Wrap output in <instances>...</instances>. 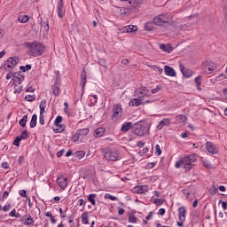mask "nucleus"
Instances as JSON below:
<instances>
[{
  "mask_svg": "<svg viewBox=\"0 0 227 227\" xmlns=\"http://www.w3.org/2000/svg\"><path fill=\"white\" fill-rule=\"evenodd\" d=\"M27 47L29 49L31 56L36 58L42 56L45 52V46L36 41L33 43H27Z\"/></svg>",
  "mask_w": 227,
  "mask_h": 227,
  "instance_id": "nucleus-1",
  "label": "nucleus"
},
{
  "mask_svg": "<svg viewBox=\"0 0 227 227\" xmlns=\"http://www.w3.org/2000/svg\"><path fill=\"white\" fill-rule=\"evenodd\" d=\"M132 132L136 136H145V134H148V128L146 127V124H142L141 121H138L133 125Z\"/></svg>",
  "mask_w": 227,
  "mask_h": 227,
  "instance_id": "nucleus-2",
  "label": "nucleus"
},
{
  "mask_svg": "<svg viewBox=\"0 0 227 227\" xmlns=\"http://www.w3.org/2000/svg\"><path fill=\"white\" fill-rule=\"evenodd\" d=\"M104 157L106 160H118L120 159V153L116 149H106Z\"/></svg>",
  "mask_w": 227,
  "mask_h": 227,
  "instance_id": "nucleus-3",
  "label": "nucleus"
},
{
  "mask_svg": "<svg viewBox=\"0 0 227 227\" xmlns=\"http://www.w3.org/2000/svg\"><path fill=\"white\" fill-rule=\"evenodd\" d=\"M196 161V157L192 154H188L184 158H181L178 161L176 162L175 168H180L184 164H192V162Z\"/></svg>",
  "mask_w": 227,
  "mask_h": 227,
  "instance_id": "nucleus-4",
  "label": "nucleus"
},
{
  "mask_svg": "<svg viewBox=\"0 0 227 227\" xmlns=\"http://www.w3.org/2000/svg\"><path fill=\"white\" fill-rule=\"evenodd\" d=\"M217 68V66L214 62L206 61L201 66L202 74L208 75L214 73V70Z\"/></svg>",
  "mask_w": 227,
  "mask_h": 227,
  "instance_id": "nucleus-5",
  "label": "nucleus"
},
{
  "mask_svg": "<svg viewBox=\"0 0 227 227\" xmlns=\"http://www.w3.org/2000/svg\"><path fill=\"white\" fill-rule=\"evenodd\" d=\"M122 114L123 110L121 109V106L116 105L115 106H114L112 115L113 121H118L119 120H121Z\"/></svg>",
  "mask_w": 227,
  "mask_h": 227,
  "instance_id": "nucleus-6",
  "label": "nucleus"
},
{
  "mask_svg": "<svg viewBox=\"0 0 227 227\" xmlns=\"http://www.w3.org/2000/svg\"><path fill=\"white\" fill-rule=\"evenodd\" d=\"M59 86H61V79L59 76H57V78H55L54 84L51 86V90L55 97H59Z\"/></svg>",
  "mask_w": 227,
  "mask_h": 227,
  "instance_id": "nucleus-7",
  "label": "nucleus"
},
{
  "mask_svg": "<svg viewBox=\"0 0 227 227\" xmlns=\"http://www.w3.org/2000/svg\"><path fill=\"white\" fill-rule=\"evenodd\" d=\"M143 4V2L141 0H128L127 6H129V9L131 12H134L136 8H138V6H141Z\"/></svg>",
  "mask_w": 227,
  "mask_h": 227,
  "instance_id": "nucleus-8",
  "label": "nucleus"
},
{
  "mask_svg": "<svg viewBox=\"0 0 227 227\" xmlns=\"http://www.w3.org/2000/svg\"><path fill=\"white\" fill-rule=\"evenodd\" d=\"M153 24H155V26H163L164 24H168V18L164 15H159L153 19Z\"/></svg>",
  "mask_w": 227,
  "mask_h": 227,
  "instance_id": "nucleus-9",
  "label": "nucleus"
},
{
  "mask_svg": "<svg viewBox=\"0 0 227 227\" xmlns=\"http://www.w3.org/2000/svg\"><path fill=\"white\" fill-rule=\"evenodd\" d=\"M57 13L59 19H63V17H65V7L63 0H59L57 4Z\"/></svg>",
  "mask_w": 227,
  "mask_h": 227,
  "instance_id": "nucleus-10",
  "label": "nucleus"
},
{
  "mask_svg": "<svg viewBox=\"0 0 227 227\" xmlns=\"http://www.w3.org/2000/svg\"><path fill=\"white\" fill-rule=\"evenodd\" d=\"M135 96L137 97V98H142V99L144 97H148V90L146 87L137 89L135 90Z\"/></svg>",
  "mask_w": 227,
  "mask_h": 227,
  "instance_id": "nucleus-11",
  "label": "nucleus"
},
{
  "mask_svg": "<svg viewBox=\"0 0 227 227\" xmlns=\"http://www.w3.org/2000/svg\"><path fill=\"white\" fill-rule=\"evenodd\" d=\"M21 223H23L25 226H31V224L35 223V220H33V217L31 216V215L27 214L23 215V217L21 218Z\"/></svg>",
  "mask_w": 227,
  "mask_h": 227,
  "instance_id": "nucleus-12",
  "label": "nucleus"
},
{
  "mask_svg": "<svg viewBox=\"0 0 227 227\" xmlns=\"http://www.w3.org/2000/svg\"><path fill=\"white\" fill-rule=\"evenodd\" d=\"M61 121H63V117H61L60 115L57 116V118L55 119L54 124H55L57 127H59V128L54 129V132H55L56 134L61 133V132H63V130H65V128H63V126H60V125H59V123H61Z\"/></svg>",
  "mask_w": 227,
  "mask_h": 227,
  "instance_id": "nucleus-13",
  "label": "nucleus"
},
{
  "mask_svg": "<svg viewBox=\"0 0 227 227\" xmlns=\"http://www.w3.org/2000/svg\"><path fill=\"white\" fill-rule=\"evenodd\" d=\"M67 178L63 176H59L57 178V183L60 186V189H62L63 191L64 189H67V185H68V184L67 183Z\"/></svg>",
  "mask_w": 227,
  "mask_h": 227,
  "instance_id": "nucleus-14",
  "label": "nucleus"
},
{
  "mask_svg": "<svg viewBox=\"0 0 227 227\" xmlns=\"http://www.w3.org/2000/svg\"><path fill=\"white\" fill-rule=\"evenodd\" d=\"M187 214V209L185 207H180L178 208L179 221L185 222V215Z\"/></svg>",
  "mask_w": 227,
  "mask_h": 227,
  "instance_id": "nucleus-15",
  "label": "nucleus"
},
{
  "mask_svg": "<svg viewBox=\"0 0 227 227\" xmlns=\"http://www.w3.org/2000/svg\"><path fill=\"white\" fill-rule=\"evenodd\" d=\"M179 68L184 77H192V71L189 69H185V67L183 64L179 65Z\"/></svg>",
  "mask_w": 227,
  "mask_h": 227,
  "instance_id": "nucleus-16",
  "label": "nucleus"
},
{
  "mask_svg": "<svg viewBox=\"0 0 227 227\" xmlns=\"http://www.w3.org/2000/svg\"><path fill=\"white\" fill-rule=\"evenodd\" d=\"M165 74L166 75H168L169 77H176V72L173 67L169 66H165L164 67Z\"/></svg>",
  "mask_w": 227,
  "mask_h": 227,
  "instance_id": "nucleus-17",
  "label": "nucleus"
},
{
  "mask_svg": "<svg viewBox=\"0 0 227 227\" xmlns=\"http://www.w3.org/2000/svg\"><path fill=\"white\" fill-rule=\"evenodd\" d=\"M141 104H143V98H137L131 99L130 102L129 103V106L130 107H134V106L139 107Z\"/></svg>",
  "mask_w": 227,
  "mask_h": 227,
  "instance_id": "nucleus-18",
  "label": "nucleus"
},
{
  "mask_svg": "<svg viewBox=\"0 0 227 227\" xmlns=\"http://www.w3.org/2000/svg\"><path fill=\"white\" fill-rule=\"evenodd\" d=\"M19 63L17 61V57H10L6 61L7 68H12V67H15Z\"/></svg>",
  "mask_w": 227,
  "mask_h": 227,
  "instance_id": "nucleus-19",
  "label": "nucleus"
},
{
  "mask_svg": "<svg viewBox=\"0 0 227 227\" xmlns=\"http://www.w3.org/2000/svg\"><path fill=\"white\" fill-rule=\"evenodd\" d=\"M206 149L207 150L208 153H211V155H215L217 153V149L214 148V145L211 142L206 143Z\"/></svg>",
  "mask_w": 227,
  "mask_h": 227,
  "instance_id": "nucleus-20",
  "label": "nucleus"
},
{
  "mask_svg": "<svg viewBox=\"0 0 227 227\" xmlns=\"http://www.w3.org/2000/svg\"><path fill=\"white\" fill-rule=\"evenodd\" d=\"M80 86H82V90H84V86H86L87 78H86V70H82V72L80 74Z\"/></svg>",
  "mask_w": 227,
  "mask_h": 227,
  "instance_id": "nucleus-21",
  "label": "nucleus"
},
{
  "mask_svg": "<svg viewBox=\"0 0 227 227\" xmlns=\"http://www.w3.org/2000/svg\"><path fill=\"white\" fill-rule=\"evenodd\" d=\"M105 133H106L105 128H98L94 132V137H102V136H104Z\"/></svg>",
  "mask_w": 227,
  "mask_h": 227,
  "instance_id": "nucleus-22",
  "label": "nucleus"
},
{
  "mask_svg": "<svg viewBox=\"0 0 227 227\" xmlns=\"http://www.w3.org/2000/svg\"><path fill=\"white\" fill-rule=\"evenodd\" d=\"M160 49L164 51V52H173V47H171V44H160Z\"/></svg>",
  "mask_w": 227,
  "mask_h": 227,
  "instance_id": "nucleus-23",
  "label": "nucleus"
},
{
  "mask_svg": "<svg viewBox=\"0 0 227 227\" xmlns=\"http://www.w3.org/2000/svg\"><path fill=\"white\" fill-rule=\"evenodd\" d=\"M145 192H148V186L147 185H140L137 187V194H145Z\"/></svg>",
  "mask_w": 227,
  "mask_h": 227,
  "instance_id": "nucleus-24",
  "label": "nucleus"
},
{
  "mask_svg": "<svg viewBox=\"0 0 227 227\" xmlns=\"http://www.w3.org/2000/svg\"><path fill=\"white\" fill-rule=\"evenodd\" d=\"M134 126L132 125V122H125L121 126L122 132H129L130 129H132Z\"/></svg>",
  "mask_w": 227,
  "mask_h": 227,
  "instance_id": "nucleus-25",
  "label": "nucleus"
},
{
  "mask_svg": "<svg viewBox=\"0 0 227 227\" xmlns=\"http://www.w3.org/2000/svg\"><path fill=\"white\" fill-rule=\"evenodd\" d=\"M36 120H38V116L36 114H33L30 121L31 129H35V127H36Z\"/></svg>",
  "mask_w": 227,
  "mask_h": 227,
  "instance_id": "nucleus-26",
  "label": "nucleus"
},
{
  "mask_svg": "<svg viewBox=\"0 0 227 227\" xmlns=\"http://www.w3.org/2000/svg\"><path fill=\"white\" fill-rule=\"evenodd\" d=\"M95 198H97V194H95V193L90 194L88 196V201H90V203H91V205H93V207H95V205H97V202L95 201Z\"/></svg>",
  "mask_w": 227,
  "mask_h": 227,
  "instance_id": "nucleus-27",
  "label": "nucleus"
},
{
  "mask_svg": "<svg viewBox=\"0 0 227 227\" xmlns=\"http://www.w3.org/2000/svg\"><path fill=\"white\" fill-rule=\"evenodd\" d=\"M76 132L80 136H88V134H90V129L85 128V129H77Z\"/></svg>",
  "mask_w": 227,
  "mask_h": 227,
  "instance_id": "nucleus-28",
  "label": "nucleus"
},
{
  "mask_svg": "<svg viewBox=\"0 0 227 227\" xmlns=\"http://www.w3.org/2000/svg\"><path fill=\"white\" fill-rule=\"evenodd\" d=\"M121 13H123L124 15H130L132 11L129 8V5H126V7L121 8Z\"/></svg>",
  "mask_w": 227,
  "mask_h": 227,
  "instance_id": "nucleus-29",
  "label": "nucleus"
},
{
  "mask_svg": "<svg viewBox=\"0 0 227 227\" xmlns=\"http://www.w3.org/2000/svg\"><path fill=\"white\" fill-rule=\"evenodd\" d=\"M82 223V224H88L89 223V218H88V212L82 213L81 215Z\"/></svg>",
  "mask_w": 227,
  "mask_h": 227,
  "instance_id": "nucleus-30",
  "label": "nucleus"
},
{
  "mask_svg": "<svg viewBox=\"0 0 227 227\" xmlns=\"http://www.w3.org/2000/svg\"><path fill=\"white\" fill-rule=\"evenodd\" d=\"M18 20L21 24H26V22L29 20V16L27 15L19 16Z\"/></svg>",
  "mask_w": 227,
  "mask_h": 227,
  "instance_id": "nucleus-31",
  "label": "nucleus"
},
{
  "mask_svg": "<svg viewBox=\"0 0 227 227\" xmlns=\"http://www.w3.org/2000/svg\"><path fill=\"white\" fill-rule=\"evenodd\" d=\"M196 84H197V90H199V91H201V75H198L195 79H194Z\"/></svg>",
  "mask_w": 227,
  "mask_h": 227,
  "instance_id": "nucleus-32",
  "label": "nucleus"
},
{
  "mask_svg": "<svg viewBox=\"0 0 227 227\" xmlns=\"http://www.w3.org/2000/svg\"><path fill=\"white\" fill-rule=\"evenodd\" d=\"M155 23L153 22H146L145 25V31H153V25Z\"/></svg>",
  "mask_w": 227,
  "mask_h": 227,
  "instance_id": "nucleus-33",
  "label": "nucleus"
},
{
  "mask_svg": "<svg viewBox=\"0 0 227 227\" xmlns=\"http://www.w3.org/2000/svg\"><path fill=\"white\" fill-rule=\"evenodd\" d=\"M27 122V114L24 115L22 119L20 120L19 124L20 127H26V123Z\"/></svg>",
  "mask_w": 227,
  "mask_h": 227,
  "instance_id": "nucleus-34",
  "label": "nucleus"
},
{
  "mask_svg": "<svg viewBox=\"0 0 227 227\" xmlns=\"http://www.w3.org/2000/svg\"><path fill=\"white\" fill-rule=\"evenodd\" d=\"M25 100H27V102H35V100H36V96L35 95H27L25 97Z\"/></svg>",
  "mask_w": 227,
  "mask_h": 227,
  "instance_id": "nucleus-35",
  "label": "nucleus"
},
{
  "mask_svg": "<svg viewBox=\"0 0 227 227\" xmlns=\"http://www.w3.org/2000/svg\"><path fill=\"white\" fill-rule=\"evenodd\" d=\"M149 68H152L153 70H158L159 74H162L164 72V69L155 66V65H148Z\"/></svg>",
  "mask_w": 227,
  "mask_h": 227,
  "instance_id": "nucleus-36",
  "label": "nucleus"
},
{
  "mask_svg": "<svg viewBox=\"0 0 227 227\" xmlns=\"http://www.w3.org/2000/svg\"><path fill=\"white\" fill-rule=\"evenodd\" d=\"M128 27V33H136L137 31V27L134 25H129Z\"/></svg>",
  "mask_w": 227,
  "mask_h": 227,
  "instance_id": "nucleus-37",
  "label": "nucleus"
},
{
  "mask_svg": "<svg viewBox=\"0 0 227 227\" xmlns=\"http://www.w3.org/2000/svg\"><path fill=\"white\" fill-rule=\"evenodd\" d=\"M75 157H77V159H82L84 157V155H86V153H84V151H77L74 153Z\"/></svg>",
  "mask_w": 227,
  "mask_h": 227,
  "instance_id": "nucleus-38",
  "label": "nucleus"
},
{
  "mask_svg": "<svg viewBox=\"0 0 227 227\" xmlns=\"http://www.w3.org/2000/svg\"><path fill=\"white\" fill-rule=\"evenodd\" d=\"M164 199H154V205H156V207H160V205L164 204Z\"/></svg>",
  "mask_w": 227,
  "mask_h": 227,
  "instance_id": "nucleus-39",
  "label": "nucleus"
},
{
  "mask_svg": "<svg viewBox=\"0 0 227 227\" xmlns=\"http://www.w3.org/2000/svg\"><path fill=\"white\" fill-rule=\"evenodd\" d=\"M105 199L106 200H111V201H117L118 200V197H114V196L109 194V193H106L105 195Z\"/></svg>",
  "mask_w": 227,
  "mask_h": 227,
  "instance_id": "nucleus-40",
  "label": "nucleus"
},
{
  "mask_svg": "<svg viewBox=\"0 0 227 227\" xmlns=\"http://www.w3.org/2000/svg\"><path fill=\"white\" fill-rule=\"evenodd\" d=\"M17 73H15V74H12V81L13 82H18V84H22V79H20V77L16 76Z\"/></svg>",
  "mask_w": 227,
  "mask_h": 227,
  "instance_id": "nucleus-41",
  "label": "nucleus"
},
{
  "mask_svg": "<svg viewBox=\"0 0 227 227\" xmlns=\"http://www.w3.org/2000/svg\"><path fill=\"white\" fill-rule=\"evenodd\" d=\"M166 121H167V123L169 122V121H168V119H166L165 121H160L159 125L157 126V129H158L159 130H161L162 127H164L165 125H167Z\"/></svg>",
  "mask_w": 227,
  "mask_h": 227,
  "instance_id": "nucleus-42",
  "label": "nucleus"
},
{
  "mask_svg": "<svg viewBox=\"0 0 227 227\" xmlns=\"http://www.w3.org/2000/svg\"><path fill=\"white\" fill-rule=\"evenodd\" d=\"M128 221H129V223H132L133 224H136L137 223V217H136L132 215H129Z\"/></svg>",
  "mask_w": 227,
  "mask_h": 227,
  "instance_id": "nucleus-43",
  "label": "nucleus"
},
{
  "mask_svg": "<svg viewBox=\"0 0 227 227\" xmlns=\"http://www.w3.org/2000/svg\"><path fill=\"white\" fill-rule=\"evenodd\" d=\"M20 141H22V139H27V130H23L22 134L18 137Z\"/></svg>",
  "mask_w": 227,
  "mask_h": 227,
  "instance_id": "nucleus-44",
  "label": "nucleus"
},
{
  "mask_svg": "<svg viewBox=\"0 0 227 227\" xmlns=\"http://www.w3.org/2000/svg\"><path fill=\"white\" fill-rule=\"evenodd\" d=\"M21 91H22V86H20V84L19 85L15 84L14 85V93L19 94Z\"/></svg>",
  "mask_w": 227,
  "mask_h": 227,
  "instance_id": "nucleus-45",
  "label": "nucleus"
},
{
  "mask_svg": "<svg viewBox=\"0 0 227 227\" xmlns=\"http://www.w3.org/2000/svg\"><path fill=\"white\" fill-rule=\"evenodd\" d=\"M80 137L81 135L77 134V131H76V133L72 137V141H74V143H77V141H79Z\"/></svg>",
  "mask_w": 227,
  "mask_h": 227,
  "instance_id": "nucleus-46",
  "label": "nucleus"
},
{
  "mask_svg": "<svg viewBox=\"0 0 227 227\" xmlns=\"http://www.w3.org/2000/svg\"><path fill=\"white\" fill-rule=\"evenodd\" d=\"M19 194L22 198H27V192H26V190H20L19 191Z\"/></svg>",
  "mask_w": 227,
  "mask_h": 227,
  "instance_id": "nucleus-47",
  "label": "nucleus"
},
{
  "mask_svg": "<svg viewBox=\"0 0 227 227\" xmlns=\"http://www.w3.org/2000/svg\"><path fill=\"white\" fill-rule=\"evenodd\" d=\"M176 119L178 120V121H185V120H187V117H185V115L181 114V115H177Z\"/></svg>",
  "mask_w": 227,
  "mask_h": 227,
  "instance_id": "nucleus-48",
  "label": "nucleus"
},
{
  "mask_svg": "<svg viewBox=\"0 0 227 227\" xmlns=\"http://www.w3.org/2000/svg\"><path fill=\"white\" fill-rule=\"evenodd\" d=\"M155 152H156L157 155H161L162 150H160V145H156V146H155Z\"/></svg>",
  "mask_w": 227,
  "mask_h": 227,
  "instance_id": "nucleus-49",
  "label": "nucleus"
},
{
  "mask_svg": "<svg viewBox=\"0 0 227 227\" xmlns=\"http://www.w3.org/2000/svg\"><path fill=\"white\" fill-rule=\"evenodd\" d=\"M13 145H14V146H20V138L16 137V138L13 141Z\"/></svg>",
  "mask_w": 227,
  "mask_h": 227,
  "instance_id": "nucleus-50",
  "label": "nucleus"
},
{
  "mask_svg": "<svg viewBox=\"0 0 227 227\" xmlns=\"http://www.w3.org/2000/svg\"><path fill=\"white\" fill-rule=\"evenodd\" d=\"M39 122L41 125H45V118L43 115H39Z\"/></svg>",
  "mask_w": 227,
  "mask_h": 227,
  "instance_id": "nucleus-51",
  "label": "nucleus"
},
{
  "mask_svg": "<svg viewBox=\"0 0 227 227\" xmlns=\"http://www.w3.org/2000/svg\"><path fill=\"white\" fill-rule=\"evenodd\" d=\"M183 166H184V168L186 169V171H191V169H192V165L190 164H184Z\"/></svg>",
  "mask_w": 227,
  "mask_h": 227,
  "instance_id": "nucleus-52",
  "label": "nucleus"
},
{
  "mask_svg": "<svg viewBox=\"0 0 227 227\" xmlns=\"http://www.w3.org/2000/svg\"><path fill=\"white\" fill-rule=\"evenodd\" d=\"M39 107H44V108L47 107V100L43 99L41 101V104H40Z\"/></svg>",
  "mask_w": 227,
  "mask_h": 227,
  "instance_id": "nucleus-53",
  "label": "nucleus"
},
{
  "mask_svg": "<svg viewBox=\"0 0 227 227\" xmlns=\"http://www.w3.org/2000/svg\"><path fill=\"white\" fill-rule=\"evenodd\" d=\"M219 203H222V207L223 208V210H227V202L226 201L219 200Z\"/></svg>",
  "mask_w": 227,
  "mask_h": 227,
  "instance_id": "nucleus-54",
  "label": "nucleus"
},
{
  "mask_svg": "<svg viewBox=\"0 0 227 227\" xmlns=\"http://www.w3.org/2000/svg\"><path fill=\"white\" fill-rule=\"evenodd\" d=\"M217 192V189L215 187H213L209 190V193L214 196Z\"/></svg>",
  "mask_w": 227,
  "mask_h": 227,
  "instance_id": "nucleus-55",
  "label": "nucleus"
},
{
  "mask_svg": "<svg viewBox=\"0 0 227 227\" xmlns=\"http://www.w3.org/2000/svg\"><path fill=\"white\" fill-rule=\"evenodd\" d=\"M77 205H78L79 207H82V205H86V201H84V200H82V199H80V200H78V202H77Z\"/></svg>",
  "mask_w": 227,
  "mask_h": 227,
  "instance_id": "nucleus-56",
  "label": "nucleus"
},
{
  "mask_svg": "<svg viewBox=\"0 0 227 227\" xmlns=\"http://www.w3.org/2000/svg\"><path fill=\"white\" fill-rule=\"evenodd\" d=\"M17 214V210L15 208H13L10 213H9V216L10 217H15V215Z\"/></svg>",
  "mask_w": 227,
  "mask_h": 227,
  "instance_id": "nucleus-57",
  "label": "nucleus"
},
{
  "mask_svg": "<svg viewBox=\"0 0 227 227\" xmlns=\"http://www.w3.org/2000/svg\"><path fill=\"white\" fill-rule=\"evenodd\" d=\"M119 31H121V33H129V29L128 27H122L121 29H119Z\"/></svg>",
  "mask_w": 227,
  "mask_h": 227,
  "instance_id": "nucleus-58",
  "label": "nucleus"
},
{
  "mask_svg": "<svg viewBox=\"0 0 227 227\" xmlns=\"http://www.w3.org/2000/svg\"><path fill=\"white\" fill-rule=\"evenodd\" d=\"M99 65H101V67H106V61L105 59H99Z\"/></svg>",
  "mask_w": 227,
  "mask_h": 227,
  "instance_id": "nucleus-59",
  "label": "nucleus"
},
{
  "mask_svg": "<svg viewBox=\"0 0 227 227\" xmlns=\"http://www.w3.org/2000/svg\"><path fill=\"white\" fill-rule=\"evenodd\" d=\"M10 208H12V205L8 204L3 207V210H4V212H8V210H10Z\"/></svg>",
  "mask_w": 227,
  "mask_h": 227,
  "instance_id": "nucleus-60",
  "label": "nucleus"
},
{
  "mask_svg": "<svg viewBox=\"0 0 227 227\" xmlns=\"http://www.w3.org/2000/svg\"><path fill=\"white\" fill-rule=\"evenodd\" d=\"M160 90H161L160 86H157L156 88L152 90V93L155 94L158 91H160Z\"/></svg>",
  "mask_w": 227,
  "mask_h": 227,
  "instance_id": "nucleus-61",
  "label": "nucleus"
},
{
  "mask_svg": "<svg viewBox=\"0 0 227 227\" xmlns=\"http://www.w3.org/2000/svg\"><path fill=\"white\" fill-rule=\"evenodd\" d=\"M203 165L208 169L212 168V164L208 163L207 161H203Z\"/></svg>",
  "mask_w": 227,
  "mask_h": 227,
  "instance_id": "nucleus-62",
  "label": "nucleus"
},
{
  "mask_svg": "<svg viewBox=\"0 0 227 227\" xmlns=\"http://www.w3.org/2000/svg\"><path fill=\"white\" fill-rule=\"evenodd\" d=\"M118 214L119 215H123L125 214V209L118 207Z\"/></svg>",
  "mask_w": 227,
  "mask_h": 227,
  "instance_id": "nucleus-63",
  "label": "nucleus"
},
{
  "mask_svg": "<svg viewBox=\"0 0 227 227\" xmlns=\"http://www.w3.org/2000/svg\"><path fill=\"white\" fill-rule=\"evenodd\" d=\"M43 27L45 29V31L49 30V21H46L43 24Z\"/></svg>",
  "mask_w": 227,
  "mask_h": 227,
  "instance_id": "nucleus-64",
  "label": "nucleus"
}]
</instances>
